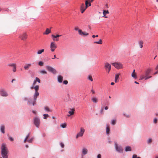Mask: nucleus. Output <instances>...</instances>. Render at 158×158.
I'll return each instance as SVG.
<instances>
[{
    "mask_svg": "<svg viewBox=\"0 0 158 158\" xmlns=\"http://www.w3.org/2000/svg\"><path fill=\"white\" fill-rule=\"evenodd\" d=\"M94 43L101 44L102 43V41L101 39H100L98 41L94 42Z\"/></svg>",
    "mask_w": 158,
    "mask_h": 158,
    "instance_id": "28",
    "label": "nucleus"
},
{
    "mask_svg": "<svg viewBox=\"0 0 158 158\" xmlns=\"http://www.w3.org/2000/svg\"><path fill=\"white\" fill-rule=\"evenodd\" d=\"M53 36L54 38H58V37H59L61 36V35H59L57 34V35H56Z\"/></svg>",
    "mask_w": 158,
    "mask_h": 158,
    "instance_id": "47",
    "label": "nucleus"
},
{
    "mask_svg": "<svg viewBox=\"0 0 158 158\" xmlns=\"http://www.w3.org/2000/svg\"><path fill=\"white\" fill-rule=\"evenodd\" d=\"M104 68L108 73H109L111 69L110 64L108 62L104 64Z\"/></svg>",
    "mask_w": 158,
    "mask_h": 158,
    "instance_id": "6",
    "label": "nucleus"
},
{
    "mask_svg": "<svg viewBox=\"0 0 158 158\" xmlns=\"http://www.w3.org/2000/svg\"><path fill=\"white\" fill-rule=\"evenodd\" d=\"M44 63L41 61H40L38 63V64L40 66H42L44 65Z\"/></svg>",
    "mask_w": 158,
    "mask_h": 158,
    "instance_id": "35",
    "label": "nucleus"
},
{
    "mask_svg": "<svg viewBox=\"0 0 158 158\" xmlns=\"http://www.w3.org/2000/svg\"><path fill=\"white\" fill-rule=\"evenodd\" d=\"M85 132V129L82 127H81L80 131L76 135V138L77 139L79 137H81L83 136Z\"/></svg>",
    "mask_w": 158,
    "mask_h": 158,
    "instance_id": "10",
    "label": "nucleus"
},
{
    "mask_svg": "<svg viewBox=\"0 0 158 158\" xmlns=\"http://www.w3.org/2000/svg\"><path fill=\"white\" fill-rule=\"evenodd\" d=\"M28 104L29 105H34L35 103V99H28Z\"/></svg>",
    "mask_w": 158,
    "mask_h": 158,
    "instance_id": "13",
    "label": "nucleus"
},
{
    "mask_svg": "<svg viewBox=\"0 0 158 158\" xmlns=\"http://www.w3.org/2000/svg\"><path fill=\"white\" fill-rule=\"evenodd\" d=\"M158 69V65L156 66V68H155L156 70H157V69Z\"/></svg>",
    "mask_w": 158,
    "mask_h": 158,
    "instance_id": "58",
    "label": "nucleus"
},
{
    "mask_svg": "<svg viewBox=\"0 0 158 158\" xmlns=\"http://www.w3.org/2000/svg\"><path fill=\"white\" fill-rule=\"evenodd\" d=\"M97 158H101V155L100 154H98L97 156Z\"/></svg>",
    "mask_w": 158,
    "mask_h": 158,
    "instance_id": "51",
    "label": "nucleus"
},
{
    "mask_svg": "<svg viewBox=\"0 0 158 158\" xmlns=\"http://www.w3.org/2000/svg\"><path fill=\"white\" fill-rule=\"evenodd\" d=\"M39 72L40 73H41L42 74H44L47 73V72L44 70L40 71Z\"/></svg>",
    "mask_w": 158,
    "mask_h": 158,
    "instance_id": "34",
    "label": "nucleus"
},
{
    "mask_svg": "<svg viewBox=\"0 0 158 158\" xmlns=\"http://www.w3.org/2000/svg\"><path fill=\"white\" fill-rule=\"evenodd\" d=\"M152 70L151 69H148L145 72V75L142 74L140 76V80H142L143 79H145V80L148 79L152 77L151 76H148V75L151 73V71Z\"/></svg>",
    "mask_w": 158,
    "mask_h": 158,
    "instance_id": "3",
    "label": "nucleus"
},
{
    "mask_svg": "<svg viewBox=\"0 0 158 158\" xmlns=\"http://www.w3.org/2000/svg\"><path fill=\"white\" fill-rule=\"evenodd\" d=\"M157 73H158V71L155 72L153 74L155 75Z\"/></svg>",
    "mask_w": 158,
    "mask_h": 158,
    "instance_id": "57",
    "label": "nucleus"
},
{
    "mask_svg": "<svg viewBox=\"0 0 158 158\" xmlns=\"http://www.w3.org/2000/svg\"><path fill=\"white\" fill-rule=\"evenodd\" d=\"M60 127L63 128H65L66 127V124L65 123L62 124L60 125Z\"/></svg>",
    "mask_w": 158,
    "mask_h": 158,
    "instance_id": "36",
    "label": "nucleus"
},
{
    "mask_svg": "<svg viewBox=\"0 0 158 158\" xmlns=\"http://www.w3.org/2000/svg\"><path fill=\"white\" fill-rule=\"evenodd\" d=\"M63 83L65 85H67L68 83V81L67 80H64L63 81Z\"/></svg>",
    "mask_w": 158,
    "mask_h": 158,
    "instance_id": "45",
    "label": "nucleus"
},
{
    "mask_svg": "<svg viewBox=\"0 0 158 158\" xmlns=\"http://www.w3.org/2000/svg\"><path fill=\"white\" fill-rule=\"evenodd\" d=\"M152 142V139H149L148 140V143H151Z\"/></svg>",
    "mask_w": 158,
    "mask_h": 158,
    "instance_id": "50",
    "label": "nucleus"
},
{
    "mask_svg": "<svg viewBox=\"0 0 158 158\" xmlns=\"http://www.w3.org/2000/svg\"><path fill=\"white\" fill-rule=\"evenodd\" d=\"M29 134L26 136V138H27V139L28 137H29Z\"/></svg>",
    "mask_w": 158,
    "mask_h": 158,
    "instance_id": "61",
    "label": "nucleus"
},
{
    "mask_svg": "<svg viewBox=\"0 0 158 158\" xmlns=\"http://www.w3.org/2000/svg\"><path fill=\"white\" fill-rule=\"evenodd\" d=\"M63 80V77L61 75L58 76V81L59 83H61Z\"/></svg>",
    "mask_w": 158,
    "mask_h": 158,
    "instance_id": "20",
    "label": "nucleus"
},
{
    "mask_svg": "<svg viewBox=\"0 0 158 158\" xmlns=\"http://www.w3.org/2000/svg\"><path fill=\"white\" fill-rule=\"evenodd\" d=\"M60 146H61V147L62 148H63L64 147V145L63 143H60Z\"/></svg>",
    "mask_w": 158,
    "mask_h": 158,
    "instance_id": "44",
    "label": "nucleus"
},
{
    "mask_svg": "<svg viewBox=\"0 0 158 158\" xmlns=\"http://www.w3.org/2000/svg\"><path fill=\"white\" fill-rule=\"evenodd\" d=\"M5 127L4 125H2L1 126L0 128V130H1V131L2 132L3 134H4L5 133Z\"/></svg>",
    "mask_w": 158,
    "mask_h": 158,
    "instance_id": "23",
    "label": "nucleus"
},
{
    "mask_svg": "<svg viewBox=\"0 0 158 158\" xmlns=\"http://www.w3.org/2000/svg\"><path fill=\"white\" fill-rule=\"evenodd\" d=\"M91 2H89V4L88 6H91Z\"/></svg>",
    "mask_w": 158,
    "mask_h": 158,
    "instance_id": "54",
    "label": "nucleus"
},
{
    "mask_svg": "<svg viewBox=\"0 0 158 158\" xmlns=\"http://www.w3.org/2000/svg\"><path fill=\"white\" fill-rule=\"evenodd\" d=\"M57 46L56 43L54 42H52L50 44L51 50L52 52H54Z\"/></svg>",
    "mask_w": 158,
    "mask_h": 158,
    "instance_id": "11",
    "label": "nucleus"
},
{
    "mask_svg": "<svg viewBox=\"0 0 158 158\" xmlns=\"http://www.w3.org/2000/svg\"><path fill=\"white\" fill-rule=\"evenodd\" d=\"M108 109V107L107 106H106L105 107V110H107Z\"/></svg>",
    "mask_w": 158,
    "mask_h": 158,
    "instance_id": "56",
    "label": "nucleus"
},
{
    "mask_svg": "<svg viewBox=\"0 0 158 158\" xmlns=\"http://www.w3.org/2000/svg\"><path fill=\"white\" fill-rule=\"evenodd\" d=\"M37 82L39 83H40V80L37 77L35 78V80H34L32 84V86L30 88L31 89H34L35 90V93L34 95V99H36L37 96L39 95L38 91L39 89V85H35Z\"/></svg>",
    "mask_w": 158,
    "mask_h": 158,
    "instance_id": "1",
    "label": "nucleus"
},
{
    "mask_svg": "<svg viewBox=\"0 0 158 158\" xmlns=\"http://www.w3.org/2000/svg\"><path fill=\"white\" fill-rule=\"evenodd\" d=\"M55 36V35H51L52 38L54 41H58L59 40L58 38H54V36Z\"/></svg>",
    "mask_w": 158,
    "mask_h": 158,
    "instance_id": "27",
    "label": "nucleus"
},
{
    "mask_svg": "<svg viewBox=\"0 0 158 158\" xmlns=\"http://www.w3.org/2000/svg\"><path fill=\"white\" fill-rule=\"evenodd\" d=\"M81 36H87L89 35V34L85 32H83L82 31H79V34Z\"/></svg>",
    "mask_w": 158,
    "mask_h": 158,
    "instance_id": "17",
    "label": "nucleus"
},
{
    "mask_svg": "<svg viewBox=\"0 0 158 158\" xmlns=\"http://www.w3.org/2000/svg\"><path fill=\"white\" fill-rule=\"evenodd\" d=\"M34 124L36 126V127L38 128L39 127L40 123V120L39 118L35 117L33 120Z\"/></svg>",
    "mask_w": 158,
    "mask_h": 158,
    "instance_id": "7",
    "label": "nucleus"
},
{
    "mask_svg": "<svg viewBox=\"0 0 158 158\" xmlns=\"http://www.w3.org/2000/svg\"><path fill=\"white\" fill-rule=\"evenodd\" d=\"M44 109L45 110H46L48 111H50V110H49V108L47 107H45Z\"/></svg>",
    "mask_w": 158,
    "mask_h": 158,
    "instance_id": "42",
    "label": "nucleus"
},
{
    "mask_svg": "<svg viewBox=\"0 0 158 158\" xmlns=\"http://www.w3.org/2000/svg\"><path fill=\"white\" fill-rule=\"evenodd\" d=\"M9 139L10 140L12 141H13L14 140L13 138L11 137H10Z\"/></svg>",
    "mask_w": 158,
    "mask_h": 158,
    "instance_id": "52",
    "label": "nucleus"
},
{
    "mask_svg": "<svg viewBox=\"0 0 158 158\" xmlns=\"http://www.w3.org/2000/svg\"><path fill=\"white\" fill-rule=\"evenodd\" d=\"M109 13V12L108 11V10H104L103 12V14L104 16H103V17L106 18L107 17L105 16V15H106V14H108Z\"/></svg>",
    "mask_w": 158,
    "mask_h": 158,
    "instance_id": "26",
    "label": "nucleus"
},
{
    "mask_svg": "<svg viewBox=\"0 0 158 158\" xmlns=\"http://www.w3.org/2000/svg\"><path fill=\"white\" fill-rule=\"evenodd\" d=\"M114 82H111V85H114Z\"/></svg>",
    "mask_w": 158,
    "mask_h": 158,
    "instance_id": "59",
    "label": "nucleus"
},
{
    "mask_svg": "<svg viewBox=\"0 0 158 158\" xmlns=\"http://www.w3.org/2000/svg\"><path fill=\"white\" fill-rule=\"evenodd\" d=\"M52 28V27H51L50 28V29H49L47 28L46 29V31H45V32H44V33H43V34L44 35V34H45V35H48V34H49L50 33H51V29Z\"/></svg>",
    "mask_w": 158,
    "mask_h": 158,
    "instance_id": "22",
    "label": "nucleus"
},
{
    "mask_svg": "<svg viewBox=\"0 0 158 158\" xmlns=\"http://www.w3.org/2000/svg\"><path fill=\"white\" fill-rule=\"evenodd\" d=\"M1 150V154L2 157L3 158H8L7 155L8 153V150L4 144L2 145Z\"/></svg>",
    "mask_w": 158,
    "mask_h": 158,
    "instance_id": "2",
    "label": "nucleus"
},
{
    "mask_svg": "<svg viewBox=\"0 0 158 158\" xmlns=\"http://www.w3.org/2000/svg\"><path fill=\"white\" fill-rule=\"evenodd\" d=\"M111 64L117 69H122L123 68V64L120 62H115L112 63H111Z\"/></svg>",
    "mask_w": 158,
    "mask_h": 158,
    "instance_id": "4",
    "label": "nucleus"
},
{
    "mask_svg": "<svg viewBox=\"0 0 158 158\" xmlns=\"http://www.w3.org/2000/svg\"><path fill=\"white\" fill-rule=\"evenodd\" d=\"M134 82L135 83L137 84H139L138 82H137V81H135Z\"/></svg>",
    "mask_w": 158,
    "mask_h": 158,
    "instance_id": "64",
    "label": "nucleus"
},
{
    "mask_svg": "<svg viewBox=\"0 0 158 158\" xmlns=\"http://www.w3.org/2000/svg\"><path fill=\"white\" fill-rule=\"evenodd\" d=\"M143 40H141L138 41V44L139 48H143Z\"/></svg>",
    "mask_w": 158,
    "mask_h": 158,
    "instance_id": "19",
    "label": "nucleus"
},
{
    "mask_svg": "<svg viewBox=\"0 0 158 158\" xmlns=\"http://www.w3.org/2000/svg\"><path fill=\"white\" fill-rule=\"evenodd\" d=\"M157 119L156 118H155L154 119V123H157Z\"/></svg>",
    "mask_w": 158,
    "mask_h": 158,
    "instance_id": "48",
    "label": "nucleus"
},
{
    "mask_svg": "<svg viewBox=\"0 0 158 158\" xmlns=\"http://www.w3.org/2000/svg\"><path fill=\"white\" fill-rule=\"evenodd\" d=\"M103 109H104L103 107H101V110H100V113L102 114H103Z\"/></svg>",
    "mask_w": 158,
    "mask_h": 158,
    "instance_id": "43",
    "label": "nucleus"
},
{
    "mask_svg": "<svg viewBox=\"0 0 158 158\" xmlns=\"http://www.w3.org/2000/svg\"><path fill=\"white\" fill-rule=\"evenodd\" d=\"M116 123V120H113L111 121V123L113 125H114Z\"/></svg>",
    "mask_w": 158,
    "mask_h": 158,
    "instance_id": "38",
    "label": "nucleus"
},
{
    "mask_svg": "<svg viewBox=\"0 0 158 158\" xmlns=\"http://www.w3.org/2000/svg\"><path fill=\"white\" fill-rule=\"evenodd\" d=\"M89 2H90V0H86L85 1V5L86 8H87L89 7Z\"/></svg>",
    "mask_w": 158,
    "mask_h": 158,
    "instance_id": "29",
    "label": "nucleus"
},
{
    "mask_svg": "<svg viewBox=\"0 0 158 158\" xmlns=\"http://www.w3.org/2000/svg\"><path fill=\"white\" fill-rule=\"evenodd\" d=\"M82 152L83 155H85L88 153V150L87 149L84 148L82 150Z\"/></svg>",
    "mask_w": 158,
    "mask_h": 158,
    "instance_id": "24",
    "label": "nucleus"
},
{
    "mask_svg": "<svg viewBox=\"0 0 158 158\" xmlns=\"http://www.w3.org/2000/svg\"><path fill=\"white\" fill-rule=\"evenodd\" d=\"M132 158H140V157H138L136 154H134L132 156Z\"/></svg>",
    "mask_w": 158,
    "mask_h": 158,
    "instance_id": "40",
    "label": "nucleus"
},
{
    "mask_svg": "<svg viewBox=\"0 0 158 158\" xmlns=\"http://www.w3.org/2000/svg\"><path fill=\"white\" fill-rule=\"evenodd\" d=\"M120 75V73L115 74L114 79V81L115 83H117L118 82V79L119 78V76Z\"/></svg>",
    "mask_w": 158,
    "mask_h": 158,
    "instance_id": "18",
    "label": "nucleus"
},
{
    "mask_svg": "<svg viewBox=\"0 0 158 158\" xmlns=\"http://www.w3.org/2000/svg\"><path fill=\"white\" fill-rule=\"evenodd\" d=\"M44 49L39 50L37 52V53L38 55L40 54L42 52H44Z\"/></svg>",
    "mask_w": 158,
    "mask_h": 158,
    "instance_id": "30",
    "label": "nucleus"
},
{
    "mask_svg": "<svg viewBox=\"0 0 158 158\" xmlns=\"http://www.w3.org/2000/svg\"><path fill=\"white\" fill-rule=\"evenodd\" d=\"M43 116H44V119H46L47 117H48L49 116V115L48 114H44L43 115Z\"/></svg>",
    "mask_w": 158,
    "mask_h": 158,
    "instance_id": "41",
    "label": "nucleus"
},
{
    "mask_svg": "<svg viewBox=\"0 0 158 158\" xmlns=\"http://www.w3.org/2000/svg\"><path fill=\"white\" fill-rule=\"evenodd\" d=\"M110 131V129L108 126H107L106 128V133L107 134H109Z\"/></svg>",
    "mask_w": 158,
    "mask_h": 158,
    "instance_id": "31",
    "label": "nucleus"
},
{
    "mask_svg": "<svg viewBox=\"0 0 158 158\" xmlns=\"http://www.w3.org/2000/svg\"><path fill=\"white\" fill-rule=\"evenodd\" d=\"M69 110H70L68 112L69 114L67 115L68 117H70V116L73 115L74 114V111H75L74 108L70 109Z\"/></svg>",
    "mask_w": 158,
    "mask_h": 158,
    "instance_id": "16",
    "label": "nucleus"
},
{
    "mask_svg": "<svg viewBox=\"0 0 158 158\" xmlns=\"http://www.w3.org/2000/svg\"><path fill=\"white\" fill-rule=\"evenodd\" d=\"M0 94L3 97H7L8 96V94L5 90L3 89L0 90Z\"/></svg>",
    "mask_w": 158,
    "mask_h": 158,
    "instance_id": "12",
    "label": "nucleus"
},
{
    "mask_svg": "<svg viewBox=\"0 0 158 158\" xmlns=\"http://www.w3.org/2000/svg\"><path fill=\"white\" fill-rule=\"evenodd\" d=\"M33 140V138H31L30 139L28 140L27 142L30 143H31Z\"/></svg>",
    "mask_w": 158,
    "mask_h": 158,
    "instance_id": "46",
    "label": "nucleus"
},
{
    "mask_svg": "<svg viewBox=\"0 0 158 158\" xmlns=\"http://www.w3.org/2000/svg\"><path fill=\"white\" fill-rule=\"evenodd\" d=\"M90 92L93 94H95V90L93 88L91 89L90 91Z\"/></svg>",
    "mask_w": 158,
    "mask_h": 158,
    "instance_id": "39",
    "label": "nucleus"
},
{
    "mask_svg": "<svg viewBox=\"0 0 158 158\" xmlns=\"http://www.w3.org/2000/svg\"><path fill=\"white\" fill-rule=\"evenodd\" d=\"M74 30L75 31H78V33L79 34V30H81L79 29V28L78 27H77V26H76V27H74Z\"/></svg>",
    "mask_w": 158,
    "mask_h": 158,
    "instance_id": "37",
    "label": "nucleus"
},
{
    "mask_svg": "<svg viewBox=\"0 0 158 158\" xmlns=\"http://www.w3.org/2000/svg\"><path fill=\"white\" fill-rule=\"evenodd\" d=\"M92 37L93 38H94L95 37V35H92Z\"/></svg>",
    "mask_w": 158,
    "mask_h": 158,
    "instance_id": "62",
    "label": "nucleus"
},
{
    "mask_svg": "<svg viewBox=\"0 0 158 158\" xmlns=\"http://www.w3.org/2000/svg\"><path fill=\"white\" fill-rule=\"evenodd\" d=\"M131 76L135 79L137 78L136 75L135 73H132Z\"/></svg>",
    "mask_w": 158,
    "mask_h": 158,
    "instance_id": "33",
    "label": "nucleus"
},
{
    "mask_svg": "<svg viewBox=\"0 0 158 158\" xmlns=\"http://www.w3.org/2000/svg\"><path fill=\"white\" fill-rule=\"evenodd\" d=\"M88 79L90 80L91 81H93V79L92 76L91 75H89L88 77Z\"/></svg>",
    "mask_w": 158,
    "mask_h": 158,
    "instance_id": "32",
    "label": "nucleus"
},
{
    "mask_svg": "<svg viewBox=\"0 0 158 158\" xmlns=\"http://www.w3.org/2000/svg\"><path fill=\"white\" fill-rule=\"evenodd\" d=\"M46 68L49 72H50L54 74H56L57 73V71L56 69L50 66H46Z\"/></svg>",
    "mask_w": 158,
    "mask_h": 158,
    "instance_id": "8",
    "label": "nucleus"
},
{
    "mask_svg": "<svg viewBox=\"0 0 158 158\" xmlns=\"http://www.w3.org/2000/svg\"><path fill=\"white\" fill-rule=\"evenodd\" d=\"M115 148L117 151L119 153H122L123 149L121 146H118L116 143H115Z\"/></svg>",
    "mask_w": 158,
    "mask_h": 158,
    "instance_id": "9",
    "label": "nucleus"
},
{
    "mask_svg": "<svg viewBox=\"0 0 158 158\" xmlns=\"http://www.w3.org/2000/svg\"><path fill=\"white\" fill-rule=\"evenodd\" d=\"M8 65L9 66L13 67V72H15L16 71V65L15 63L10 64H8Z\"/></svg>",
    "mask_w": 158,
    "mask_h": 158,
    "instance_id": "14",
    "label": "nucleus"
},
{
    "mask_svg": "<svg viewBox=\"0 0 158 158\" xmlns=\"http://www.w3.org/2000/svg\"><path fill=\"white\" fill-rule=\"evenodd\" d=\"M32 112H33V113H34V114H36V111H35L33 110V111H32Z\"/></svg>",
    "mask_w": 158,
    "mask_h": 158,
    "instance_id": "55",
    "label": "nucleus"
},
{
    "mask_svg": "<svg viewBox=\"0 0 158 158\" xmlns=\"http://www.w3.org/2000/svg\"><path fill=\"white\" fill-rule=\"evenodd\" d=\"M56 58V56L55 55L54 56V58H52V59H54V58Z\"/></svg>",
    "mask_w": 158,
    "mask_h": 158,
    "instance_id": "63",
    "label": "nucleus"
},
{
    "mask_svg": "<svg viewBox=\"0 0 158 158\" xmlns=\"http://www.w3.org/2000/svg\"><path fill=\"white\" fill-rule=\"evenodd\" d=\"M15 81V79H12V80L11 82H12V83H13V82L14 81Z\"/></svg>",
    "mask_w": 158,
    "mask_h": 158,
    "instance_id": "60",
    "label": "nucleus"
},
{
    "mask_svg": "<svg viewBox=\"0 0 158 158\" xmlns=\"http://www.w3.org/2000/svg\"><path fill=\"white\" fill-rule=\"evenodd\" d=\"M92 101L95 103H96L98 102L97 99H92Z\"/></svg>",
    "mask_w": 158,
    "mask_h": 158,
    "instance_id": "49",
    "label": "nucleus"
},
{
    "mask_svg": "<svg viewBox=\"0 0 158 158\" xmlns=\"http://www.w3.org/2000/svg\"><path fill=\"white\" fill-rule=\"evenodd\" d=\"M27 33L26 32H24L19 35V37L21 40L25 41L27 39Z\"/></svg>",
    "mask_w": 158,
    "mask_h": 158,
    "instance_id": "5",
    "label": "nucleus"
},
{
    "mask_svg": "<svg viewBox=\"0 0 158 158\" xmlns=\"http://www.w3.org/2000/svg\"><path fill=\"white\" fill-rule=\"evenodd\" d=\"M31 64H25L24 66V69L25 70H28L30 67L31 66Z\"/></svg>",
    "mask_w": 158,
    "mask_h": 158,
    "instance_id": "21",
    "label": "nucleus"
},
{
    "mask_svg": "<svg viewBox=\"0 0 158 158\" xmlns=\"http://www.w3.org/2000/svg\"><path fill=\"white\" fill-rule=\"evenodd\" d=\"M87 9L86 8L85 6V5L84 3H82L81 6L80 10L81 13H83L85 10Z\"/></svg>",
    "mask_w": 158,
    "mask_h": 158,
    "instance_id": "15",
    "label": "nucleus"
},
{
    "mask_svg": "<svg viewBox=\"0 0 158 158\" xmlns=\"http://www.w3.org/2000/svg\"><path fill=\"white\" fill-rule=\"evenodd\" d=\"M27 138H25V139L24 140V143L26 142V141H27Z\"/></svg>",
    "mask_w": 158,
    "mask_h": 158,
    "instance_id": "53",
    "label": "nucleus"
},
{
    "mask_svg": "<svg viewBox=\"0 0 158 158\" xmlns=\"http://www.w3.org/2000/svg\"><path fill=\"white\" fill-rule=\"evenodd\" d=\"M125 151L126 152L131 151V147L129 146H126L125 147Z\"/></svg>",
    "mask_w": 158,
    "mask_h": 158,
    "instance_id": "25",
    "label": "nucleus"
}]
</instances>
